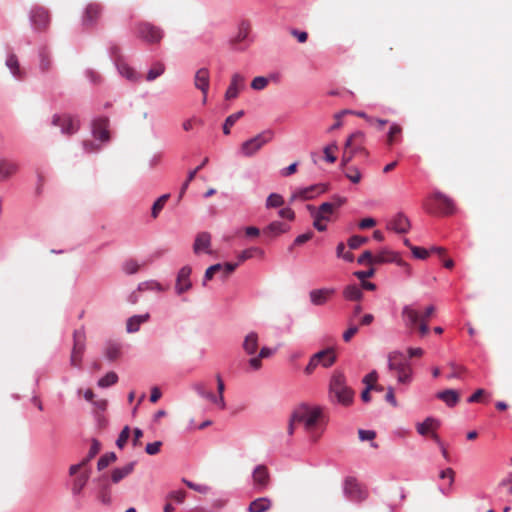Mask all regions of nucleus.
Returning <instances> with one entry per match:
<instances>
[{
  "label": "nucleus",
  "instance_id": "6ab92c4d",
  "mask_svg": "<svg viewBox=\"0 0 512 512\" xmlns=\"http://www.w3.org/2000/svg\"><path fill=\"white\" fill-rule=\"evenodd\" d=\"M109 119L107 117H99L93 121L92 132L95 138L101 142H107L110 139L109 131Z\"/></svg>",
  "mask_w": 512,
  "mask_h": 512
},
{
  "label": "nucleus",
  "instance_id": "2f4dec72",
  "mask_svg": "<svg viewBox=\"0 0 512 512\" xmlns=\"http://www.w3.org/2000/svg\"><path fill=\"white\" fill-rule=\"evenodd\" d=\"M343 297L349 301H360L363 297V292L359 286L351 284L344 288Z\"/></svg>",
  "mask_w": 512,
  "mask_h": 512
},
{
  "label": "nucleus",
  "instance_id": "412c9836",
  "mask_svg": "<svg viewBox=\"0 0 512 512\" xmlns=\"http://www.w3.org/2000/svg\"><path fill=\"white\" fill-rule=\"evenodd\" d=\"M335 292L334 288L314 289L309 293L310 301L316 306L324 305L335 294Z\"/></svg>",
  "mask_w": 512,
  "mask_h": 512
},
{
  "label": "nucleus",
  "instance_id": "5701e85b",
  "mask_svg": "<svg viewBox=\"0 0 512 512\" xmlns=\"http://www.w3.org/2000/svg\"><path fill=\"white\" fill-rule=\"evenodd\" d=\"M53 124L61 127L62 132L67 135L74 134L78 130V122L69 116H55Z\"/></svg>",
  "mask_w": 512,
  "mask_h": 512
},
{
  "label": "nucleus",
  "instance_id": "a878e982",
  "mask_svg": "<svg viewBox=\"0 0 512 512\" xmlns=\"http://www.w3.org/2000/svg\"><path fill=\"white\" fill-rule=\"evenodd\" d=\"M388 262H395L397 265H402V259L397 253L389 250H382L374 255V264H383Z\"/></svg>",
  "mask_w": 512,
  "mask_h": 512
},
{
  "label": "nucleus",
  "instance_id": "3c124183",
  "mask_svg": "<svg viewBox=\"0 0 512 512\" xmlns=\"http://www.w3.org/2000/svg\"><path fill=\"white\" fill-rule=\"evenodd\" d=\"M337 150H338V146H337L336 142H333V143L325 146L323 149L325 160L329 163H334L337 159L336 156L334 155V153Z\"/></svg>",
  "mask_w": 512,
  "mask_h": 512
},
{
  "label": "nucleus",
  "instance_id": "393cba45",
  "mask_svg": "<svg viewBox=\"0 0 512 512\" xmlns=\"http://www.w3.org/2000/svg\"><path fill=\"white\" fill-rule=\"evenodd\" d=\"M18 164L9 159H0V181H4L13 176L18 171Z\"/></svg>",
  "mask_w": 512,
  "mask_h": 512
},
{
  "label": "nucleus",
  "instance_id": "f8f14e48",
  "mask_svg": "<svg viewBox=\"0 0 512 512\" xmlns=\"http://www.w3.org/2000/svg\"><path fill=\"white\" fill-rule=\"evenodd\" d=\"M30 20L35 30L45 31L50 25L49 11L42 6H36L30 12Z\"/></svg>",
  "mask_w": 512,
  "mask_h": 512
},
{
  "label": "nucleus",
  "instance_id": "f257e3e1",
  "mask_svg": "<svg viewBox=\"0 0 512 512\" xmlns=\"http://www.w3.org/2000/svg\"><path fill=\"white\" fill-rule=\"evenodd\" d=\"M294 421L303 425L313 441H317L325 429V416L321 407L301 405L294 411Z\"/></svg>",
  "mask_w": 512,
  "mask_h": 512
},
{
  "label": "nucleus",
  "instance_id": "bf43d9fd",
  "mask_svg": "<svg viewBox=\"0 0 512 512\" xmlns=\"http://www.w3.org/2000/svg\"><path fill=\"white\" fill-rule=\"evenodd\" d=\"M129 437H130V428L128 426H125L122 429V431L120 432L119 437L116 441L117 447L122 449L126 445Z\"/></svg>",
  "mask_w": 512,
  "mask_h": 512
},
{
  "label": "nucleus",
  "instance_id": "774afa93",
  "mask_svg": "<svg viewBox=\"0 0 512 512\" xmlns=\"http://www.w3.org/2000/svg\"><path fill=\"white\" fill-rule=\"evenodd\" d=\"M186 498V492L184 490L171 491L167 499L176 501L177 503H183Z\"/></svg>",
  "mask_w": 512,
  "mask_h": 512
},
{
  "label": "nucleus",
  "instance_id": "a18cd8bd",
  "mask_svg": "<svg viewBox=\"0 0 512 512\" xmlns=\"http://www.w3.org/2000/svg\"><path fill=\"white\" fill-rule=\"evenodd\" d=\"M140 267H141V264H139L137 260L131 258V259H127L123 263L122 270L127 275H133V274H136L140 270Z\"/></svg>",
  "mask_w": 512,
  "mask_h": 512
},
{
  "label": "nucleus",
  "instance_id": "864d4df0",
  "mask_svg": "<svg viewBox=\"0 0 512 512\" xmlns=\"http://www.w3.org/2000/svg\"><path fill=\"white\" fill-rule=\"evenodd\" d=\"M284 204V199L280 194L272 193L268 196L266 200L267 208H276L280 207Z\"/></svg>",
  "mask_w": 512,
  "mask_h": 512
},
{
  "label": "nucleus",
  "instance_id": "09e8293b",
  "mask_svg": "<svg viewBox=\"0 0 512 512\" xmlns=\"http://www.w3.org/2000/svg\"><path fill=\"white\" fill-rule=\"evenodd\" d=\"M169 197V194H164L154 202L151 211V215L153 218H156L159 215L160 211L163 209Z\"/></svg>",
  "mask_w": 512,
  "mask_h": 512
},
{
  "label": "nucleus",
  "instance_id": "0eeeda50",
  "mask_svg": "<svg viewBox=\"0 0 512 512\" xmlns=\"http://www.w3.org/2000/svg\"><path fill=\"white\" fill-rule=\"evenodd\" d=\"M273 138L271 130L263 131L253 138L244 141L240 146V153L244 157L254 156L265 144L270 142Z\"/></svg>",
  "mask_w": 512,
  "mask_h": 512
},
{
  "label": "nucleus",
  "instance_id": "6e6d98bb",
  "mask_svg": "<svg viewBox=\"0 0 512 512\" xmlns=\"http://www.w3.org/2000/svg\"><path fill=\"white\" fill-rule=\"evenodd\" d=\"M345 176L353 183L357 184L361 181V173L356 167H347L344 169Z\"/></svg>",
  "mask_w": 512,
  "mask_h": 512
},
{
  "label": "nucleus",
  "instance_id": "c85d7f7f",
  "mask_svg": "<svg viewBox=\"0 0 512 512\" xmlns=\"http://www.w3.org/2000/svg\"><path fill=\"white\" fill-rule=\"evenodd\" d=\"M272 507L271 499L260 497L253 500L248 507L249 512H267Z\"/></svg>",
  "mask_w": 512,
  "mask_h": 512
},
{
  "label": "nucleus",
  "instance_id": "f3484780",
  "mask_svg": "<svg viewBox=\"0 0 512 512\" xmlns=\"http://www.w3.org/2000/svg\"><path fill=\"white\" fill-rule=\"evenodd\" d=\"M246 79L243 75L235 73L231 77L230 85L225 92L226 100H233L238 97L239 93L245 88Z\"/></svg>",
  "mask_w": 512,
  "mask_h": 512
},
{
  "label": "nucleus",
  "instance_id": "37998d69",
  "mask_svg": "<svg viewBox=\"0 0 512 512\" xmlns=\"http://www.w3.org/2000/svg\"><path fill=\"white\" fill-rule=\"evenodd\" d=\"M256 255H259L262 257L264 255V251L257 247L248 248L239 253L238 260H239V262H244L248 259L253 258Z\"/></svg>",
  "mask_w": 512,
  "mask_h": 512
},
{
  "label": "nucleus",
  "instance_id": "052dcab7",
  "mask_svg": "<svg viewBox=\"0 0 512 512\" xmlns=\"http://www.w3.org/2000/svg\"><path fill=\"white\" fill-rule=\"evenodd\" d=\"M268 79L263 76H257L255 77L251 82V87L254 90L260 91L267 87L268 85Z\"/></svg>",
  "mask_w": 512,
  "mask_h": 512
},
{
  "label": "nucleus",
  "instance_id": "4be33fe9",
  "mask_svg": "<svg viewBox=\"0 0 512 512\" xmlns=\"http://www.w3.org/2000/svg\"><path fill=\"white\" fill-rule=\"evenodd\" d=\"M211 235L208 232H201L197 234L194 244L193 251L195 254H200L202 252L211 254Z\"/></svg>",
  "mask_w": 512,
  "mask_h": 512
},
{
  "label": "nucleus",
  "instance_id": "e433bc0d",
  "mask_svg": "<svg viewBox=\"0 0 512 512\" xmlns=\"http://www.w3.org/2000/svg\"><path fill=\"white\" fill-rule=\"evenodd\" d=\"M89 476H90L89 472L84 471L74 479L73 485H72L73 494L78 495L81 493V491L83 490V488L85 487V485L89 479Z\"/></svg>",
  "mask_w": 512,
  "mask_h": 512
},
{
  "label": "nucleus",
  "instance_id": "8fccbe9b",
  "mask_svg": "<svg viewBox=\"0 0 512 512\" xmlns=\"http://www.w3.org/2000/svg\"><path fill=\"white\" fill-rule=\"evenodd\" d=\"M117 460V456L114 452L106 453L98 460V470H103L109 464L114 463Z\"/></svg>",
  "mask_w": 512,
  "mask_h": 512
},
{
  "label": "nucleus",
  "instance_id": "13d9d810",
  "mask_svg": "<svg viewBox=\"0 0 512 512\" xmlns=\"http://www.w3.org/2000/svg\"><path fill=\"white\" fill-rule=\"evenodd\" d=\"M368 242V238L367 237H363V236H359V235H354V236H351L348 240V246L351 248V249H357L358 247H360L361 245L365 244Z\"/></svg>",
  "mask_w": 512,
  "mask_h": 512
},
{
  "label": "nucleus",
  "instance_id": "9b49d317",
  "mask_svg": "<svg viewBox=\"0 0 512 512\" xmlns=\"http://www.w3.org/2000/svg\"><path fill=\"white\" fill-rule=\"evenodd\" d=\"M137 35L149 43H158L163 37L162 30L148 22H142L137 25Z\"/></svg>",
  "mask_w": 512,
  "mask_h": 512
},
{
  "label": "nucleus",
  "instance_id": "4d7b16f0",
  "mask_svg": "<svg viewBox=\"0 0 512 512\" xmlns=\"http://www.w3.org/2000/svg\"><path fill=\"white\" fill-rule=\"evenodd\" d=\"M165 67L162 63L155 64L147 73V81H153L163 74Z\"/></svg>",
  "mask_w": 512,
  "mask_h": 512
},
{
  "label": "nucleus",
  "instance_id": "58836bf2",
  "mask_svg": "<svg viewBox=\"0 0 512 512\" xmlns=\"http://www.w3.org/2000/svg\"><path fill=\"white\" fill-rule=\"evenodd\" d=\"M6 66L10 69V71L12 72V74L15 77H17L19 79L23 78V72L20 69L19 62H18L16 55L12 54L7 58Z\"/></svg>",
  "mask_w": 512,
  "mask_h": 512
},
{
  "label": "nucleus",
  "instance_id": "f704fd0d",
  "mask_svg": "<svg viewBox=\"0 0 512 512\" xmlns=\"http://www.w3.org/2000/svg\"><path fill=\"white\" fill-rule=\"evenodd\" d=\"M272 355V350L268 347H262L259 351L258 356L253 357L249 360V365L253 370H259L262 366L261 360L268 358Z\"/></svg>",
  "mask_w": 512,
  "mask_h": 512
},
{
  "label": "nucleus",
  "instance_id": "2eb2a0df",
  "mask_svg": "<svg viewBox=\"0 0 512 512\" xmlns=\"http://www.w3.org/2000/svg\"><path fill=\"white\" fill-rule=\"evenodd\" d=\"M328 190L327 184H314L306 188H301L294 192L292 195V200L301 199V200H310L316 197L317 195L323 194Z\"/></svg>",
  "mask_w": 512,
  "mask_h": 512
},
{
  "label": "nucleus",
  "instance_id": "5fc2aeb1",
  "mask_svg": "<svg viewBox=\"0 0 512 512\" xmlns=\"http://www.w3.org/2000/svg\"><path fill=\"white\" fill-rule=\"evenodd\" d=\"M118 380V376L115 372H109L104 377L99 379L98 385L102 388L114 385Z\"/></svg>",
  "mask_w": 512,
  "mask_h": 512
},
{
  "label": "nucleus",
  "instance_id": "338daca9",
  "mask_svg": "<svg viewBox=\"0 0 512 512\" xmlns=\"http://www.w3.org/2000/svg\"><path fill=\"white\" fill-rule=\"evenodd\" d=\"M220 270H222V265L221 264H215V265H212L210 266L206 272H205V275H204V282L203 284L205 285L207 281L211 280L213 278V276L218 273Z\"/></svg>",
  "mask_w": 512,
  "mask_h": 512
},
{
  "label": "nucleus",
  "instance_id": "39448f33",
  "mask_svg": "<svg viewBox=\"0 0 512 512\" xmlns=\"http://www.w3.org/2000/svg\"><path fill=\"white\" fill-rule=\"evenodd\" d=\"M337 356L334 348H326L313 354L304 368L306 375H311L318 367L329 368L336 362Z\"/></svg>",
  "mask_w": 512,
  "mask_h": 512
},
{
  "label": "nucleus",
  "instance_id": "7c9ffc66",
  "mask_svg": "<svg viewBox=\"0 0 512 512\" xmlns=\"http://www.w3.org/2000/svg\"><path fill=\"white\" fill-rule=\"evenodd\" d=\"M149 314L134 315L127 320L126 329L129 333L137 332L142 323H145L149 319Z\"/></svg>",
  "mask_w": 512,
  "mask_h": 512
},
{
  "label": "nucleus",
  "instance_id": "c03bdc74",
  "mask_svg": "<svg viewBox=\"0 0 512 512\" xmlns=\"http://www.w3.org/2000/svg\"><path fill=\"white\" fill-rule=\"evenodd\" d=\"M216 380H217L218 396H216L217 401L215 402V404L218 405L221 409H225L226 403H225L224 395H223L224 390H225V385H224V382L220 375L216 376Z\"/></svg>",
  "mask_w": 512,
  "mask_h": 512
},
{
  "label": "nucleus",
  "instance_id": "c756f323",
  "mask_svg": "<svg viewBox=\"0 0 512 512\" xmlns=\"http://www.w3.org/2000/svg\"><path fill=\"white\" fill-rule=\"evenodd\" d=\"M258 334L256 332H250L246 335L243 342V349L248 355H253L258 350Z\"/></svg>",
  "mask_w": 512,
  "mask_h": 512
},
{
  "label": "nucleus",
  "instance_id": "f03ea898",
  "mask_svg": "<svg viewBox=\"0 0 512 512\" xmlns=\"http://www.w3.org/2000/svg\"><path fill=\"white\" fill-rule=\"evenodd\" d=\"M435 313L433 305L427 306L424 311H419L413 305H405L402 309V319L409 329H417L423 337L429 332L428 323Z\"/></svg>",
  "mask_w": 512,
  "mask_h": 512
},
{
  "label": "nucleus",
  "instance_id": "ea45409f",
  "mask_svg": "<svg viewBox=\"0 0 512 512\" xmlns=\"http://www.w3.org/2000/svg\"><path fill=\"white\" fill-rule=\"evenodd\" d=\"M116 64H117L118 71L122 76L126 77L130 81L137 80V75H136V72L134 71V69H132L126 63L119 61L118 59L116 61Z\"/></svg>",
  "mask_w": 512,
  "mask_h": 512
},
{
  "label": "nucleus",
  "instance_id": "b1692460",
  "mask_svg": "<svg viewBox=\"0 0 512 512\" xmlns=\"http://www.w3.org/2000/svg\"><path fill=\"white\" fill-rule=\"evenodd\" d=\"M190 274V267L185 266L180 269L176 281V291L178 294H182L191 288Z\"/></svg>",
  "mask_w": 512,
  "mask_h": 512
},
{
  "label": "nucleus",
  "instance_id": "bb28decb",
  "mask_svg": "<svg viewBox=\"0 0 512 512\" xmlns=\"http://www.w3.org/2000/svg\"><path fill=\"white\" fill-rule=\"evenodd\" d=\"M407 366H409V364L405 361L402 353L393 352L389 355V369L391 371L397 373Z\"/></svg>",
  "mask_w": 512,
  "mask_h": 512
},
{
  "label": "nucleus",
  "instance_id": "a19ab883",
  "mask_svg": "<svg viewBox=\"0 0 512 512\" xmlns=\"http://www.w3.org/2000/svg\"><path fill=\"white\" fill-rule=\"evenodd\" d=\"M250 30H251L250 23L248 21H242L238 27V32H237V35L235 36V38L233 39V42L239 43V42L244 41L248 37Z\"/></svg>",
  "mask_w": 512,
  "mask_h": 512
},
{
  "label": "nucleus",
  "instance_id": "9d476101",
  "mask_svg": "<svg viewBox=\"0 0 512 512\" xmlns=\"http://www.w3.org/2000/svg\"><path fill=\"white\" fill-rule=\"evenodd\" d=\"M344 494L351 501L361 502L366 499L367 491L363 486L354 478L347 477L344 481Z\"/></svg>",
  "mask_w": 512,
  "mask_h": 512
},
{
  "label": "nucleus",
  "instance_id": "49530a36",
  "mask_svg": "<svg viewBox=\"0 0 512 512\" xmlns=\"http://www.w3.org/2000/svg\"><path fill=\"white\" fill-rule=\"evenodd\" d=\"M121 347L117 343H109L105 350V355L108 360L114 361L120 356Z\"/></svg>",
  "mask_w": 512,
  "mask_h": 512
},
{
  "label": "nucleus",
  "instance_id": "ddd939ff",
  "mask_svg": "<svg viewBox=\"0 0 512 512\" xmlns=\"http://www.w3.org/2000/svg\"><path fill=\"white\" fill-rule=\"evenodd\" d=\"M439 427V422L431 417L426 418L422 423H418L416 426L417 432L422 436L430 435L431 438L439 445L442 446V441L435 431Z\"/></svg>",
  "mask_w": 512,
  "mask_h": 512
},
{
  "label": "nucleus",
  "instance_id": "72a5a7b5",
  "mask_svg": "<svg viewBox=\"0 0 512 512\" xmlns=\"http://www.w3.org/2000/svg\"><path fill=\"white\" fill-rule=\"evenodd\" d=\"M288 230V226L282 222L274 221L270 223L264 230L263 233L270 237H276Z\"/></svg>",
  "mask_w": 512,
  "mask_h": 512
},
{
  "label": "nucleus",
  "instance_id": "603ef678",
  "mask_svg": "<svg viewBox=\"0 0 512 512\" xmlns=\"http://www.w3.org/2000/svg\"><path fill=\"white\" fill-rule=\"evenodd\" d=\"M101 444L98 440L93 439L88 455L83 459V464H88L100 451Z\"/></svg>",
  "mask_w": 512,
  "mask_h": 512
},
{
  "label": "nucleus",
  "instance_id": "20e7f679",
  "mask_svg": "<svg viewBox=\"0 0 512 512\" xmlns=\"http://www.w3.org/2000/svg\"><path fill=\"white\" fill-rule=\"evenodd\" d=\"M423 208L430 214L450 215L455 211L453 200L441 192H435L423 202Z\"/></svg>",
  "mask_w": 512,
  "mask_h": 512
},
{
  "label": "nucleus",
  "instance_id": "aec40b11",
  "mask_svg": "<svg viewBox=\"0 0 512 512\" xmlns=\"http://www.w3.org/2000/svg\"><path fill=\"white\" fill-rule=\"evenodd\" d=\"M410 221L403 213H397L387 224V229L399 234H405L410 229Z\"/></svg>",
  "mask_w": 512,
  "mask_h": 512
},
{
  "label": "nucleus",
  "instance_id": "4c0bfd02",
  "mask_svg": "<svg viewBox=\"0 0 512 512\" xmlns=\"http://www.w3.org/2000/svg\"><path fill=\"white\" fill-rule=\"evenodd\" d=\"M195 391L203 398L214 403L217 401V397L207 388L204 382H199L194 385Z\"/></svg>",
  "mask_w": 512,
  "mask_h": 512
},
{
  "label": "nucleus",
  "instance_id": "cd10ccee",
  "mask_svg": "<svg viewBox=\"0 0 512 512\" xmlns=\"http://www.w3.org/2000/svg\"><path fill=\"white\" fill-rule=\"evenodd\" d=\"M135 462H130L121 468H115L111 474V480L117 484L134 471Z\"/></svg>",
  "mask_w": 512,
  "mask_h": 512
},
{
  "label": "nucleus",
  "instance_id": "dca6fc26",
  "mask_svg": "<svg viewBox=\"0 0 512 512\" xmlns=\"http://www.w3.org/2000/svg\"><path fill=\"white\" fill-rule=\"evenodd\" d=\"M365 144V134L361 131H356L352 133L348 139L346 140L345 145L350 148L356 155L361 154L365 157L368 156V151L364 147Z\"/></svg>",
  "mask_w": 512,
  "mask_h": 512
},
{
  "label": "nucleus",
  "instance_id": "1a4fd4ad",
  "mask_svg": "<svg viewBox=\"0 0 512 512\" xmlns=\"http://www.w3.org/2000/svg\"><path fill=\"white\" fill-rule=\"evenodd\" d=\"M86 335L83 328L76 330L73 335V348L70 356V364L73 367H80L82 356L85 351Z\"/></svg>",
  "mask_w": 512,
  "mask_h": 512
},
{
  "label": "nucleus",
  "instance_id": "0e129e2a",
  "mask_svg": "<svg viewBox=\"0 0 512 512\" xmlns=\"http://www.w3.org/2000/svg\"><path fill=\"white\" fill-rule=\"evenodd\" d=\"M358 332V326L352 322V318L349 320V327L343 333V340L349 342Z\"/></svg>",
  "mask_w": 512,
  "mask_h": 512
},
{
  "label": "nucleus",
  "instance_id": "473e14b6",
  "mask_svg": "<svg viewBox=\"0 0 512 512\" xmlns=\"http://www.w3.org/2000/svg\"><path fill=\"white\" fill-rule=\"evenodd\" d=\"M437 397L444 401L449 407L455 406L459 401V393L453 389H447L437 394Z\"/></svg>",
  "mask_w": 512,
  "mask_h": 512
},
{
  "label": "nucleus",
  "instance_id": "4468645a",
  "mask_svg": "<svg viewBox=\"0 0 512 512\" xmlns=\"http://www.w3.org/2000/svg\"><path fill=\"white\" fill-rule=\"evenodd\" d=\"M253 485L257 491H264L270 484L271 478L268 468L265 465L255 467L253 473Z\"/></svg>",
  "mask_w": 512,
  "mask_h": 512
},
{
  "label": "nucleus",
  "instance_id": "69168bd1",
  "mask_svg": "<svg viewBox=\"0 0 512 512\" xmlns=\"http://www.w3.org/2000/svg\"><path fill=\"white\" fill-rule=\"evenodd\" d=\"M396 376H397L398 382H400V383H407V382H409L410 381V377H411V367H410V365L407 366V367H404V369H402L401 371L397 372Z\"/></svg>",
  "mask_w": 512,
  "mask_h": 512
},
{
  "label": "nucleus",
  "instance_id": "c9c22d12",
  "mask_svg": "<svg viewBox=\"0 0 512 512\" xmlns=\"http://www.w3.org/2000/svg\"><path fill=\"white\" fill-rule=\"evenodd\" d=\"M208 161H209V159L206 157L199 166H197L194 170H192L188 173V177L181 187V190L179 193V199H181L183 197L190 182H192L194 180V178H196V174L208 163Z\"/></svg>",
  "mask_w": 512,
  "mask_h": 512
},
{
  "label": "nucleus",
  "instance_id": "de8ad7c7",
  "mask_svg": "<svg viewBox=\"0 0 512 512\" xmlns=\"http://www.w3.org/2000/svg\"><path fill=\"white\" fill-rule=\"evenodd\" d=\"M402 133V128L398 124H393L390 127L389 133L387 135V143L388 145H393L398 141Z\"/></svg>",
  "mask_w": 512,
  "mask_h": 512
},
{
  "label": "nucleus",
  "instance_id": "a211bd4d",
  "mask_svg": "<svg viewBox=\"0 0 512 512\" xmlns=\"http://www.w3.org/2000/svg\"><path fill=\"white\" fill-rule=\"evenodd\" d=\"M209 83H210V75H209L208 69L201 68V69L197 70L195 77H194V85L203 94V99H202L203 104H205L207 102Z\"/></svg>",
  "mask_w": 512,
  "mask_h": 512
},
{
  "label": "nucleus",
  "instance_id": "7ed1b4c3",
  "mask_svg": "<svg viewBox=\"0 0 512 512\" xmlns=\"http://www.w3.org/2000/svg\"><path fill=\"white\" fill-rule=\"evenodd\" d=\"M331 399L342 405H349L353 400V391L346 385L345 376L340 371H334L329 384Z\"/></svg>",
  "mask_w": 512,
  "mask_h": 512
},
{
  "label": "nucleus",
  "instance_id": "6e6552de",
  "mask_svg": "<svg viewBox=\"0 0 512 512\" xmlns=\"http://www.w3.org/2000/svg\"><path fill=\"white\" fill-rule=\"evenodd\" d=\"M104 7L100 3L92 2L85 6L82 16L81 25L84 30H92L101 22Z\"/></svg>",
  "mask_w": 512,
  "mask_h": 512
},
{
  "label": "nucleus",
  "instance_id": "680f3d73",
  "mask_svg": "<svg viewBox=\"0 0 512 512\" xmlns=\"http://www.w3.org/2000/svg\"><path fill=\"white\" fill-rule=\"evenodd\" d=\"M450 373L447 375L448 379L452 378H460L462 373L465 372V368L463 366L457 365L455 363L449 364Z\"/></svg>",
  "mask_w": 512,
  "mask_h": 512
},
{
  "label": "nucleus",
  "instance_id": "423d86ee",
  "mask_svg": "<svg viewBox=\"0 0 512 512\" xmlns=\"http://www.w3.org/2000/svg\"><path fill=\"white\" fill-rule=\"evenodd\" d=\"M307 210L313 218V227L320 232L326 231L327 222L331 221L332 215L335 212L331 204L324 202L318 208L313 205H307Z\"/></svg>",
  "mask_w": 512,
  "mask_h": 512
},
{
  "label": "nucleus",
  "instance_id": "e2e57ef3",
  "mask_svg": "<svg viewBox=\"0 0 512 512\" xmlns=\"http://www.w3.org/2000/svg\"><path fill=\"white\" fill-rule=\"evenodd\" d=\"M138 290L139 291H144V290L162 291L163 288H162L161 284L156 281H147V282L140 283L138 285Z\"/></svg>",
  "mask_w": 512,
  "mask_h": 512
},
{
  "label": "nucleus",
  "instance_id": "79ce46f5",
  "mask_svg": "<svg viewBox=\"0 0 512 512\" xmlns=\"http://www.w3.org/2000/svg\"><path fill=\"white\" fill-rule=\"evenodd\" d=\"M244 115V111L241 110V111H238L236 113H233L231 115H229L225 122H224V125H223V133L225 135H229L230 134V129L231 127L241 118L243 117Z\"/></svg>",
  "mask_w": 512,
  "mask_h": 512
}]
</instances>
